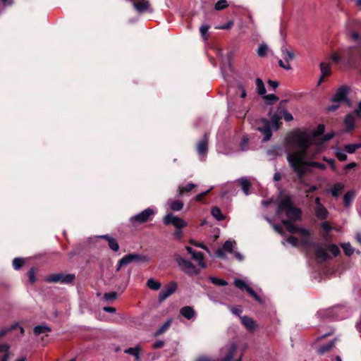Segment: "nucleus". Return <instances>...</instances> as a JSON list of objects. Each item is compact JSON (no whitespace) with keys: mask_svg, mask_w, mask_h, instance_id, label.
<instances>
[{"mask_svg":"<svg viewBox=\"0 0 361 361\" xmlns=\"http://www.w3.org/2000/svg\"><path fill=\"white\" fill-rule=\"evenodd\" d=\"M99 238L106 240L108 242L109 247L111 250L114 252L118 251L119 244L116 238L109 235L108 234L100 235Z\"/></svg>","mask_w":361,"mask_h":361,"instance_id":"f3484780","label":"nucleus"},{"mask_svg":"<svg viewBox=\"0 0 361 361\" xmlns=\"http://www.w3.org/2000/svg\"><path fill=\"white\" fill-rule=\"evenodd\" d=\"M282 116L278 114H274L270 118V125L271 124L274 130H277L280 128L281 122L280 120L281 119Z\"/></svg>","mask_w":361,"mask_h":361,"instance_id":"b1692460","label":"nucleus"},{"mask_svg":"<svg viewBox=\"0 0 361 361\" xmlns=\"http://www.w3.org/2000/svg\"><path fill=\"white\" fill-rule=\"evenodd\" d=\"M192 257L193 259L198 261L202 267H204V265L201 264V262L203 261V259H204L203 254L201 252L195 251L192 255Z\"/></svg>","mask_w":361,"mask_h":361,"instance_id":"864d4df0","label":"nucleus"},{"mask_svg":"<svg viewBox=\"0 0 361 361\" xmlns=\"http://www.w3.org/2000/svg\"><path fill=\"white\" fill-rule=\"evenodd\" d=\"M303 164L304 167L307 169V166H312L314 168H317L322 170H324L326 166L324 164L319 163L317 161H306L305 159H303Z\"/></svg>","mask_w":361,"mask_h":361,"instance_id":"cd10ccee","label":"nucleus"},{"mask_svg":"<svg viewBox=\"0 0 361 361\" xmlns=\"http://www.w3.org/2000/svg\"><path fill=\"white\" fill-rule=\"evenodd\" d=\"M255 83L258 94L260 95L265 94L267 90L262 80L258 78L256 79Z\"/></svg>","mask_w":361,"mask_h":361,"instance_id":"473e14b6","label":"nucleus"},{"mask_svg":"<svg viewBox=\"0 0 361 361\" xmlns=\"http://www.w3.org/2000/svg\"><path fill=\"white\" fill-rule=\"evenodd\" d=\"M180 314L186 319H191L195 314V310L190 306H185L180 310Z\"/></svg>","mask_w":361,"mask_h":361,"instance_id":"aec40b11","label":"nucleus"},{"mask_svg":"<svg viewBox=\"0 0 361 361\" xmlns=\"http://www.w3.org/2000/svg\"><path fill=\"white\" fill-rule=\"evenodd\" d=\"M319 67L322 75L319 80L318 85H320L326 77H328L331 74V67L329 63L322 62Z\"/></svg>","mask_w":361,"mask_h":361,"instance_id":"dca6fc26","label":"nucleus"},{"mask_svg":"<svg viewBox=\"0 0 361 361\" xmlns=\"http://www.w3.org/2000/svg\"><path fill=\"white\" fill-rule=\"evenodd\" d=\"M228 6L226 0H219L214 5V9L216 11H221L226 8Z\"/></svg>","mask_w":361,"mask_h":361,"instance_id":"49530a36","label":"nucleus"},{"mask_svg":"<svg viewBox=\"0 0 361 361\" xmlns=\"http://www.w3.org/2000/svg\"><path fill=\"white\" fill-rule=\"evenodd\" d=\"M341 247L343 250V252L347 256H350L354 252V248L351 246L349 243H345L341 244Z\"/></svg>","mask_w":361,"mask_h":361,"instance_id":"79ce46f5","label":"nucleus"},{"mask_svg":"<svg viewBox=\"0 0 361 361\" xmlns=\"http://www.w3.org/2000/svg\"><path fill=\"white\" fill-rule=\"evenodd\" d=\"M178 264L184 272L190 275H196L198 274V270L196 269L195 266L190 261L181 259L178 262Z\"/></svg>","mask_w":361,"mask_h":361,"instance_id":"9d476101","label":"nucleus"},{"mask_svg":"<svg viewBox=\"0 0 361 361\" xmlns=\"http://www.w3.org/2000/svg\"><path fill=\"white\" fill-rule=\"evenodd\" d=\"M344 185L342 183H336L333 185L331 190L333 197H337L340 192L343 190Z\"/></svg>","mask_w":361,"mask_h":361,"instance_id":"7c9ffc66","label":"nucleus"},{"mask_svg":"<svg viewBox=\"0 0 361 361\" xmlns=\"http://www.w3.org/2000/svg\"><path fill=\"white\" fill-rule=\"evenodd\" d=\"M315 256L322 261H326L330 259V256L327 253L326 249L319 243H314Z\"/></svg>","mask_w":361,"mask_h":361,"instance_id":"ddd939ff","label":"nucleus"},{"mask_svg":"<svg viewBox=\"0 0 361 361\" xmlns=\"http://www.w3.org/2000/svg\"><path fill=\"white\" fill-rule=\"evenodd\" d=\"M295 222V221L286 219L281 220L282 224L285 226L287 231L292 234L298 233V231L299 227L294 224Z\"/></svg>","mask_w":361,"mask_h":361,"instance_id":"a211bd4d","label":"nucleus"},{"mask_svg":"<svg viewBox=\"0 0 361 361\" xmlns=\"http://www.w3.org/2000/svg\"><path fill=\"white\" fill-rule=\"evenodd\" d=\"M328 249L334 257H337L341 253L339 247L336 244L329 245Z\"/></svg>","mask_w":361,"mask_h":361,"instance_id":"3c124183","label":"nucleus"},{"mask_svg":"<svg viewBox=\"0 0 361 361\" xmlns=\"http://www.w3.org/2000/svg\"><path fill=\"white\" fill-rule=\"evenodd\" d=\"M349 92V88L346 85L341 86L336 91L334 96L331 99V102H348L349 103V99H348V94Z\"/></svg>","mask_w":361,"mask_h":361,"instance_id":"1a4fd4ad","label":"nucleus"},{"mask_svg":"<svg viewBox=\"0 0 361 361\" xmlns=\"http://www.w3.org/2000/svg\"><path fill=\"white\" fill-rule=\"evenodd\" d=\"M140 352H141V348L137 345L135 348H128L124 350L125 353H127L128 355H131L135 357V361H140Z\"/></svg>","mask_w":361,"mask_h":361,"instance_id":"412c9836","label":"nucleus"},{"mask_svg":"<svg viewBox=\"0 0 361 361\" xmlns=\"http://www.w3.org/2000/svg\"><path fill=\"white\" fill-rule=\"evenodd\" d=\"M238 349L235 343H231L226 349V355L221 359H216L217 361H232Z\"/></svg>","mask_w":361,"mask_h":361,"instance_id":"4468645a","label":"nucleus"},{"mask_svg":"<svg viewBox=\"0 0 361 361\" xmlns=\"http://www.w3.org/2000/svg\"><path fill=\"white\" fill-rule=\"evenodd\" d=\"M264 98L267 101L268 104H272L279 100V97L274 94L264 95Z\"/></svg>","mask_w":361,"mask_h":361,"instance_id":"603ef678","label":"nucleus"},{"mask_svg":"<svg viewBox=\"0 0 361 361\" xmlns=\"http://www.w3.org/2000/svg\"><path fill=\"white\" fill-rule=\"evenodd\" d=\"M27 275H28L30 283L32 284L34 283L36 281L35 267L30 268V269L28 271Z\"/></svg>","mask_w":361,"mask_h":361,"instance_id":"6e6d98bb","label":"nucleus"},{"mask_svg":"<svg viewBox=\"0 0 361 361\" xmlns=\"http://www.w3.org/2000/svg\"><path fill=\"white\" fill-rule=\"evenodd\" d=\"M229 308H230V310L232 312L233 314H234L235 315H237V316L240 317V314L243 312L242 309L236 307H234V306H230Z\"/></svg>","mask_w":361,"mask_h":361,"instance_id":"69168bd1","label":"nucleus"},{"mask_svg":"<svg viewBox=\"0 0 361 361\" xmlns=\"http://www.w3.org/2000/svg\"><path fill=\"white\" fill-rule=\"evenodd\" d=\"M238 182H239V184L241 186L242 190L244 192V193L245 195H248L250 188L251 187L250 181L249 180H247V178H242L238 180Z\"/></svg>","mask_w":361,"mask_h":361,"instance_id":"a878e982","label":"nucleus"},{"mask_svg":"<svg viewBox=\"0 0 361 361\" xmlns=\"http://www.w3.org/2000/svg\"><path fill=\"white\" fill-rule=\"evenodd\" d=\"M183 207V203L180 200H174L171 202L170 208L173 211H180Z\"/></svg>","mask_w":361,"mask_h":361,"instance_id":"ea45409f","label":"nucleus"},{"mask_svg":"<svg viewBox=\"0 0 361 361\" xmlns=\"http://www.w3.org/2000/svg\"><path fill=\"white\" fill-rule=\"evenodd\" d=\"M343 52H344V49L343 50V51L341 53V56L339 55L338 53L333 54L332 56H331L332 61L334 62H335V63H339V62L342 61L344 63V65L345 66L346 68H355V67H349V66H348L347 64L344 62L343 59Z\"/></svg>","mask_w":361,"mask_h":361,"instance_id":"c9c22d12","label":"nucleus"},{"mask_svg":"<svg viewBox=\"0 0 361 361\" xmlns=\"http://www.w3.org/2000/svg\"><path fill=\"white\" fill-rule=\"evenodd\" d=\"M165 225H173L176 229L183 228L187 226L188 224L183 219L174 216L171 213L167 214L163 219Z\"/></svg>","mask_w":361,"mask_h":361,"instance_id":"423d86ee","label":"nucleus"},{"mask_svg":"<svg viewBox=\"0 0 361 361\" xmlns=\"http://www.w3.org/2000/svg\"><path fill=\"white\" fill-rule=\"evenodd\" d=\"M25 259L23 258L16 257L13 260V267L16 270H19L25 264Z\"/></svg>","mask_w":361,"mask_h":361,"instance_id":"4c0bfd02","label":"nucleus"},{"mask_svg":"<svg viewBox=\"0 0 361 361\" xmlns=\"http://www.w3.org/2000/svg\"><path fill=\"white\" fill-rule=\"evenodd\" d=\"M344 124L346 126L345 131L350 133L353 131L355 128V118L352 114H347L344 118Z\"/></svg>","mask_w":361,"mask_h":361,"instance_id":"6ab92c4d","label":"nucleus"},{"mask_svg":"<svg viewBox=\"0 0 361 361\" xmlns=\"http://www.w3.org/2000/svg\"><path fill=\"white\" fill-rule=\"evenodd\" d=\"M289 145L297 147L299 151H295L287 155V161L300 179H302L307 169L304 167L303 159L307 156V150L312 144V137L305 130H296L291 132L286 138Z\"/></svg>","mask_w":361,"mask_h":361,"instance_id":"f257e3e1","label":"nucleus"},{"mask_svg":"<svg viewBox=\"0 0 361 361\" xmlns=\"http://www.w3.org/2000/svg\"><path fill=\"white\" fill-rule=\"evenodd\" d=\"M279 111L281 114H283V117L286 121H291L293 120V117L290 113L287 111L285 109H282L281 106L279 107Z\"/></svg>","mask_w":361,"mask_h":361,"instance_id":"de8ad7c7","label":"nucleus"},{"mask_svg":"<svg viewBox=\"0 0 361 361\" xmlns=\"http://www.w3.org/2000/svg\"><path fill=\"white\" fill-rule=\"evenodd\" d=\"M211 214L218 221H221L225 219L221 209L218 207H213L212 208Z\"/></svg>","mask_w":361,"mask_h":361,"instance_id":"2f4dec72","label":"nucleus"},{"mask_svg":"<svg viewBox=\"0 0 361 361\" xmlns=\"http://www.w3.org/2000/svg\"><path fill=\"white\" fill-rule=\"evenodd\" d=\"M210 190H208L205 192H201L198 195H197L195 197V200L196 202H201L204 197L207 195V194L209 192Z\"/></svg>","mask_w":361,"mask_h":361,"instance_id":"e2e57ef3","label":"nucleus"},{"mask_svg":"<svg viewBox=\"0 0 361 361\" xmlns=\"http://www.w3.org/2000/svg\"><path fill=\"white\" fill-rule=\"evenodd\" d=\"M75 276L73 274L55 273L47 276L45 281L47 283H61L70 284L74 281Z\"/></svg>","mask_w":361,"mask_h":361,"instance_id":"39448f33","label":"nucleus"},{"mask_svg":"<svg viewBox=\"0 0 361 361\" xmlns=\"http://www.w3.org/2000/svg\"><path fill=\"white\" fill-rule=\"evenodd\" d=\"M133 6L140 13L152 11L150 4L147 0H137L133 2Z\"/></svg>","mask_w":361,"mask_h":361,"instance_id":"9b49d317","label":"nucleus"},{"mask_svg":"<svg viewBox=\"0 0 361 361\" xmlns=\"http://www.w3.org/2000/svg\"><path fill=\"white\" fill-rule=\"evenodd\" d=\"M286 241L295 247L298 246V239L293 235L288 237Z\"/></svg>","mask_w":361,"mask_h":361,"instance_id":"bf43d9fd","label":"nucleus"},{"mask_svg":"<svg viewBox=\"0 0 361 361\" xmlns=\"http://www.w3.org/2000/svg\"><path fill=\"white\" fill-rule=\"evenodd\" d=\"M195 361H217L216 359H212L207 356H202L198 357Z\"/></svg>","mask_w":361,"mask_h":361,"instance_id":"774afa93","label":"nucleus"},{"mask_svg":"<svg viewBox=\"0 0 361 361\" xmlns=\"http://www.w3.org/2000/svg\"><path fill=\"white\" fill-rule=\"evenodd\" d=\"M233 283L237 288H238L241 290H246V289L249 286L246 284V283L244 281H243L242 279H235Z\"/></svg>","mask_w":361,"mask_h":361,"instance_id":"8fccbe9b","label":"nucleus"},{"mask_svg":"<svg viewBox=\"0 0 361 361\" xmlns=\"http://www.w3.org/2000/svg\"><path fill=\"white\" fill-rule=\"evenodd\" d=\"M51 329L46 325H37L35 326L33 329V333L35 336H38L41 334L47 333V332H51Z\"/></svg>","mask_w":361,"mask_h":361,"instance_id":"bb28decb","label":"nucleus"},{"mask_svg":"<svg viewBox=\"0 0 361 361\" xmlns=\"http://www.w3.org/2000/svg\"><path fill=\"white\" fill-rule=\"evenodd\" d=\"M262 126L257 128V130L262 133L264 137L262 140L263 142L269 140L272 137V131L270 126V122L268 119L262 118L260 120Z\"/></svg>","mask_w":361,"mask_h":361,"instance_id":"6e6552de","label":"nucleus"},{"mask_svg":"<svg viewBox=\"0 0 361 361\" xmlns=\"http://www.w3.org/2000/svg\"><path fill=\"white\" fill-rule=\"evenodd\" d=\"M350 37L357 44L345 49L343 59L348 66L357 67L361 61V37L357 32L353 31L350 32Z\"/></svg>","mask_w":361,"mask_h":361,"instance_id":"f03ea898","label":"nucleus"},{"mask_svg":"<svg viewBox=\"0 0 361 361\" xmlns=\"http://www.w3.org/2000/svg\"><path fill=\"white\" fill-rule=\"evenodd\" d=\"M117 293L114 291L106 293L104 295V298L106 300H114L117 298Z\"/></svg>","mask_w":361,"mask_h":361,"instance_id":"13d9d810","label":"nucleus"},{"mask_svg":"<svg viewBox=\"0 0 361 361\" xmlns=\"http://www.w3.org/2000/svg\"><path fill=\"white\" fill-rule=\"evenodd\" d=\"M209 279H210V281L216 286H225L228 285V282L221 279H219V278L212 276V277H210Z\"/></svg>","mask_w":361,"mask_h":361,"instance_id":"c03bdc74","label":"nucleus"},{"mask_svg":"<svg viewBox=\"0 0 361 361\" xmlns=\"http://www.w3.org/2000/svg\"><path fill=\"white\" fill-rule=\"evenodd\" d=\"M147 286L152 290H157L161 288V284L153 279H149L147 281Z\"/></svg>","mask_w":361,"mask_h":361,"instance_id":"f704fd0d","label":"nucleus"},{"mask_svg":"<svg viewBox=\"0 0 361 361\" xmlns=\"http://www.w3.org/2000/svg\"><path fill=\"white\" fill-rule=\"evenodd\" d=\"M361 148V143H354L346 145L344 149L348 154H353L357 149Z\"/></svg>","mask_w":361,"mask_h":361,"instance_id":"72a5a7b5","label":"nucleus"},{"mask_svg":"<svg viewBox=\"0 0 361 361\" xmlns=\"http://www.w3.org/2000/svg\"><path fill=\"white\" fill-rule=\"evenodd\" d=\"M335 345V340H332L329 341L328 343H326L322 346H320L317 352L319 355H324V353L330 351Z\"/></svg>","mask_w":361,"mask_h":361,"instance_id":"5701e85b","label":"nucleus"},{"mask_svg":"<svg viewBox=\"0 0 361 361\" xmlns=\"http://www.w3.org/2000/svg\"><path fill=\"white\" fill-rule=\"evenodd\" d=\"M324 161H326L331 166V169L334 171H337V168H336V162H335V160L334 159H326V157H324Z\"/></svg>","mask_w":361,"mask_h":361,"instance_id":"052dcab7","label":"nucleus"},{"mask_svg":"<svg viewBox=\"0 0 361 361\" xmlns=\"http://www.w3.org/2000/svg\"><path fill=\"white\" fill-rule=\"evenodd\" d=\"M325 131V126L324 124H319L317 129L312 133L311 137H319L324 134Z\"/></svg>","mask_w":361,"mask_h":361,"instance_id":"a18cd8bd","label":"nucleus"},{"mask_svg":"<svg viewBox=\"0 0 361 361\" xmlns=\"http://www.w3.org/2000/svg\"><path fill=\"white\" fill-rule=\"evenodd\" d=\"M241 323L245 326V328L249 331H254L257 325L256 322L248 316L240 317Z\"/></svg>","mask_w":361,"mask_h":361,"instance_id":"2eb2a0df","label":"nucleus"},{"mask_svg":"<svg viewBox=\"0 0 361 361\" xmlns=\"http://www.w3.org/2000/svg\"><path fill=\"white\" fill-rule=\"evenodd\" d=\"M321 227L326 233H329L332 230V227L327 221L322 222L321 224Z\"/></svg>","mask_w":361,"mask_h":361,"instance_id":"0e129e2a","label":"nucleus"},{"mask_svg":"<svg viewBox=\"0 0 361 361\" xmlns=\"http://www.w3.org/2000/svg\"><path fill=\"white\" fill-rule=\"evenodd\" d=\"M196 187L195 183H190L185 186H179L178 189L177 197L183 196L185 193L190 192L192 189Z\"/></svg>","mask_w":361,"mask_h":361,"instance_id":"4be33fe9","label":"nucleus"},{"mask_svg":"<svg viewBox=\"0 0 361 361\" xmlns=\"http://www.w3.org/2000/svg\"><path fill=\"white\" fill-rule=\"evenodd\" d=\"M154 214L155 212L153 209L147 208L139 214L131 216L129 221L132 226H137V225L152 221Z\"/></svg>","mask_w":361,"mask_h":361,"instance_id":"20e7f679","label":"nucleus"},{"mask_svg":"<svg viewBox=\"0 0 361 361\" xmlns=\"http://www.w3.org/2000/svg\"><path fill=\"white\" fill-rule=\"evenodd\" d=\"M171 323V320H167L166 322L161 325L159 329L156 331L155 336H158L164 333L170 326Z\"/></svg>","mask_w":361,"mask_h":361,"instance_id":"58836bf2","label":"nucleus"},{"mask_svg":"<svg viewBox=\"0 0 361 361\" xmlns=\"http://www.w3.org/2000/svg\"><path fill=\"white\" fill-rule=\"evenodd\" d=\"M315 214L317 217L322 220H324L328 217V211L323 205L317 207Z\"/></svg>","mask_w":361,"mask_h":361,"instance_id":"393cba45","label":"nucleus"},{"mask_svg":"<svg viewBox=\"0 0 361 361\" xmlns=\"http://www.w3.org/2000/svg\"><path fill=\"white\" fill-rule=\"evenodd\" d=\"M133 262L135 263L145 262L149 261V258L143 255H140L136 252L131 253Z\"/></svg>","mask_w":361,"mask_h":361,"instance_id":"c756f323","label":"nucleus"},{"mask_svg":"<svg viewBox=\"0 0 361 361\" xmlns=\"http://www.w3.org/2000/svg\"><path fill=\"white\" fill-rule=\"evenodd\" d=\"M176 289L177 283L175 281H171L166 284L159 293V302H163L168 297L175 293Z\"/></svg>","mask_w":361,"mask_h":361,"instance_id":"0eeeda50","label":"nucleus"},{"mask_svg":"<svg viewBox=\"0 0 361 361\" xmlns=\"http://www.w3.org/2000/svg\"><path fill=\"white\" fill-rule=\"evenodd\" d=\"M286 212V220L299 221L302 219V210L294 206L291 197L289 195L283 196L278 204L276 213Z\"/></svg>","mask_w":361,"mask_h":361,"instance_id":"7ed1b4c3","label":"nucleus"},{"mask_svg":"<svg viewBox=\"0 0 361 361\" xmlns=\"http://www.w3.org/2000/svg\"><path fill=\"white\" fill-rule=\"evenodd\" d=\"M173 235L176 240H180L183 237L182 228L176 229V231L173 233Z\"/></svg>","mask_w":361,"mask_h":361,"instance_id":"338daca9","label":"nucleus"},{"mask_svg":"<svg viewBox=\"0 0 361 361\" xmlns=\"http://www.w3.org/2000/svg\"><path fill=\"white\" fill-rule=\"evenodd\" d=\"M209 134L205 133L203 138L197 145V151L200 155H205L208 152Z\"/></svg>","mask_w":361,"mask_h":361,"instance_id":"f8f14e48","label":"nucleus"},{"mask_svg":"<svg viewBox=\"0 0 361 361\" xmlns=\"http://www.w3.org/2000/svg\"><path fill=\"white\" fill-rule=\"evenodd\" d=\"M355 197V191L349 190L343 196L344 206L348 207Z\"/></svg>","mask_w":361,"mask_h":361,"instance_id":"c85d7f7f","label":"nucleus"},{"mask_svg":"<svg viewBox=\"0 0 361 361\" xmlns=\"http://www.w3.org/2000/svg\"><path fill=\"white\" fill-rule=\"evenodd\" d=\"M336 156L337 159L341 161H346L347 157H348L346 154H345L344 152H343L341 151H337L336 152Z\"/></svg>","mask_w":361,"mask_h":361,"instance_id":"680f3d73","label":"nucleus"},{"mask_svg":"<svg viewBox=\"0 0 361 361\" xmlns=\"http://www.w3.org/2000/svg\"><path fill=\"white\" fill-rule=\"evenodd\" d=\"M283 59L287 63L295 58V54L293 51H288L286 49H282Z\"/></svg>","mask_w":361,"mask_h":361,"instance_id":"e433bc0d","label":"nucleus"},{"mask_svg":"<svg viewBox=\"0 0 361 361\" xmlns=\"http://www.w3.org/2000/svg\"><path fill=\"white\" fill-rule=\"evenodd\" d=\"M133 262L131 253L126 255L120 259V265L123 264L124 267Z\"/></svg>","mask_w":361,"mask_h":361,"instance_id":"09e8293b","label":"nucleus"},{"mask_svg":"<svg viewBox=\"0 0 361 361\" xmlns=\"http://www.w3.org/2000/svg\"><path fill=\"white\" fill-rule=\"evenodd\" d=\"M268 51V47L266 44L262 43L261 44L257 50V54L259 57H264L267 55Z\"/></svg>","mask_w":361,"mask_h":361,"instance_id":"a19ab883","label":"nucleus"},{"mask_svg":"<svg viewBox=\"0 0 361 361\" xmlns=\"http://www.w3.org/2000/svg\"><path fill=\"white\" fill-rule=\"evenodd\" d=\"M210 28L209 25H203L200 28V32L201 34V37L204 40H207L209 39L208 30Z\"/></svg>","mask_w":361,"mask_h":361,"instance_id":"37998d69","label":"nucleus"},{"mask_svg":"<svg viewBox=\"0 0 361 361\" xmlns=\"http://www.w3.org/2000/svg\"><path fill=\"white\" fill-rule=\"evenodd\" d=\"M233 243L231 240H226L224 243L222 249L224 251H227L228 252L231 253V252H233Z\"/></svg>","mask_w":361,"mask_h":361,"instance_id":"4d7b16f0","label":"nucleus"},{"mask_svg":"<svg viewBox=\"0 0 361 361\" xmlns=\"http://www.w3.org/2000/svg\"><path fill=\"white\" fill-rule=\"evenodd\" d=\"M246 292L252 297L256 301L262 302L260 297L256 293V292L250 286L246 289Z\"/></svg>","mask_w":361,"mask_h":361,"instance_id":"5fc2aeb1","label":"nucleus"}]
</instances>
